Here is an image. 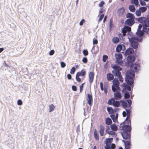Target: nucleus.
I'll use <instances>...</instances> for the list:
<instances>
[{
    "instance_id": "obj_45",
    "label": "nucleus",
    "mask_w": 149,
    "mask_h": 149,
    "mask_svg": "<svg viewBox=\"0 0 149 149\" xmlns=\"http://www.w3.org/2000/svg\"><path fill=\"white\" fill-rule=\"evenodd\" d=\"M126 102H127L128 104H127L128 107H130L131 106L132 103L131 100H126Z\"/></svg>"
},
{
    "instance_id": "obj_57",
    "label": "nucleus",
    "mask_w": 149,
    "mask_h": 149,
    "mask_svg": "<svg viewBox=\"0 0 149 149\" xmlns=\"http://www.w3.org/2000/svg\"><path fill=\"white\" fill-rule=\"evenodd\" d=\"M126 114L127 115H130L131 114V111L129 109H126Z\"/></svg>"
},
{
    "instance_id": "obj_49",
    "label": "nucleus",
    "mask_w": 149,
    "mask_h": 149,
    "mask_svg": "<svg viewBox=\"0 0 149 149\" xmlns=\"http://www.w3.org/2000/svg\"><path fill=\"white\" fill-rule=\"evenodd\" d=\"M22 102L21 100H18L17 101V104L18 105H21L22 104Z\"/></svg>"
},
{
    "instance_id": "obj_19",
    "label": "nucleus",
    "mask_w": 149,
    "mask_h": 149,
    "mask_svg": "<svg viewBox=\"0 0 149 149\" xmlns=\"http://www.w3.org/2000/svg\"><path fill=\"white\" fill-rule=\"evenodd\" d=\"M107 78L108 81H110L114 79V77L111 73H108L107 74Z\"/></svg>"
},
{
    "instance_id": "obj_11",
    "label": "nucleus",
    "mask_w": 149,
    "mask_h": 149,
    "mask_svg": "<svg viewBox=\"0 0 149 149\" xmlns=\"http://www.w3.org/2000/svg\"><path fill=\"white\" fill-rule=\"evenodd\" d=\"M89 105L91 106L92 105L93 98L92 95L88 94L86 99Z\"/></svg>"
},
{
    "instance_id": "obj_25",
    "label": "nucleus",
    "mask_w": 149,
    "mask_h": 149,
    "mask_svg": "<svg viewBox=\"0 0 149 149\" xmlns=\"http://www.w3.org/2000/svg\"><path fill=\"white\" fill-rule=\"evenodd\" d=\"M112 83L113 85L114 86H119L120 83L117 78L114 79L112 81Z\"/></svg>"
},
{
    "instance_id": "obj_63",
    "label": "nucleus",
    "mask_w": 149,
    "mask_h": 149,
    "mask_svg": "<svg viewBox=\"0 0 149 149\" xmlns=\"http://www.w3.org/2000/svg\"><path fill=\"white\" fill-rule=\"evenodd\" d=\"M54 51L53 50H52L50 51L49 52V54L50 55H53L54 53Z\"/></svg>"
},
{
    "instance_id": "obj_20",
    "label": "nucleus",
    "mask_w": 149,
    "mask_h": 149,
    "mask_svg": "<svg viewBox=\"0 0 149 149\" xmlns=\"http://www.w3.org/2000/svg\"><path fill=\"white\" fill-rule=\"evenodd\" d=\"M118 13L119 16H122L125 13V9L123 7H121L118 10Z\"/></svg>"
},
{
    "instance_id": "obj_54",
    "label": "nucleus",
    "mask_w": 149,
    "mask_h": 149,
    "mask_svg": "<svg viewBox=\"0 0 149 149\" xmlns=\"http://www.w3.org/2000/svg\"><path fill=\"white\" fill-rule=\"evenodd\" d=\"M61 65L62 68H64L66 64L64 62H61Z\"/></svg>"
},
{
    "instance_id": "obj_3",
    "label": "nucleus",
    "mask_w": 149,
    "mask_h": 149,
    "mask_svg": "<svg viewBox=\"0 0 149 149\" xmlns=\"http://www.w3.org/2000/svg\"><path fill=\"white\" fill-rule=\"evenodd\" d=\"M111 67L114 70L112 71V73L113 75L116 77H118L119 81L121 82H123V79L122 76L121 75V73L120 72V71L122 70V68L118 65L113 64L111 65Z\"/></svg>"
},
{
    "instance_id": "obj_17",
    "label": "nucleus",
    "mask_w": 149,
    "mask_h": 149,
    "mask_svg": "<svg viewBox=\"0 0 149 149\" xmlns=\"http://www.w3.org/2000/svg\"><path fill=\"white\" fill-rule=\"evenodd\" d=\"M134 53V49L131 48H129L127 49L125 52V54L130 55Z\"/></svg>"
},
{
    "instance_id": "obj_47",
    "label": "nucleus",
    "mask_w": 149,
    "mask_h": 149,
    "mask_svg": "<svg viewBox=\"0 0 149 149\" xmlns=\"http://www.w3.org/2000/svg\"><path fill=\"white\" fill-rule=\"evenodd\" d=\"M82 61L84 63H87L88 62L87 58L86 57H84L82 59Z\"/></svg>"
},
{
    "instance_id": "obj_10",
    "label": "nucleus",
    "mask_w": 149,
    "mask_h": 149,
    "mask_svg": "<svg viewBox=\"0 0 149 149\" xmlns=\"http://www.w3.org/2000/svg\"><path fill=\"white\" fill-rule=\"evenodd\" d=\"M114 99L116 100H119L122 98L121 93L118 91H116L114 93Z\"/></svg>"
},
{
    "instance_id": "obj_29",
    "label": "nucleus",
    "mask_w": 149,
    "mask_h": 149,
    "mask_svg": "<svg viewBox=\"0 0 149 149\" xmlns=\"http://www.w3.org/2000/svg\"><path fill=\"white\" fill-rule=\"evenodd\" d=\"M129 9L132 12H134L136 10L135 7L133 5H130L129 7Z\"/></svg>"
},
{
    "instance_id": "obj_2",
    "label": "nucleus",
    "mask_w": 149,
    "mask_h": 149,
    "mask_svg": "<svg viewBox=\"0 0 149 149\" xmlns=\"http://www.w3.org/2000/svg\"><path fill=\"white\" fill-rule=\"evenodd\" d=\"M137 20L142 23L143 28V30L146 32V34L149 36V17L146 18L144 17H141L138 18Z\"/></svg>"
},
{
    "instance_id": "obj_26",
    "label": "nucleus",
    "mask_w": 149,
    "mask_h": 149,
    "mask_svg": "<svg viewBox=\"0 0 149 149\" xmlns=\"http://www.w3.org/2000/svg\"><path fill=\"white\" fill-rule=\"evenodd\" d=\"M80 76H84L86 74V72L85 70L83 69L80 72H79L77 73Z\"/></svg>"
},
{
    "instance_id": "obj_31",
    "label": "nucleus",
    "mask_w": 149,
    "mask_h": 149,
    "mask_svg": "<svg viewBox=\"0 0 149 149\" xmlns=\"http://www.w3.org/2000/svg\"><path fill=\"white\" fill-rule=\"evenodd\" d=\"M107 110L109 114H111L114 112V110L111 107H107Z\"/></svg>"
},
{
    "instance_id": "obj_34",
    "label": "nucleus",
    "mask_w": 149,
    "mask_h": 149,
    "mask_svg": "<svg viewBox=\"0 0 149 149\" xmlns=\"http://www.w3.org/2000/svg\"><path fill=\"white\" fill-rule=\"evenodd\" d=\"M112 41L114 43L116 44L119 42V39L118 37H114L112 39Z\"/></svg>"
},
{
    "instance_id": "obj_33",
    "label": "nucleus",
    "mask_w": 149,
    "mask_h": 149,
    "mask_svg": "<svg viewBox=\"0 0 149 149\" xmlns=\"http://www.w3.org/2000/svg\"><path fill=\"white\" fill-rule=\"evenodd\" d=\"M112 122L111 119L109 118H107L106 119L105 123L107 125H110Z\"/></svg>"
},
{
    "instance_id": "obj_6",
    "label": "nucleus",
    "mask_w": 149,
    "mask_h": 149,
    "mask_svg": "<svg viewBox=\"0 0 149 149\" xmlns=\"http://www.w3.org/2000/svg\"><path fill=\"white\" fill-rule=\"evenodd\" d=\"M125 122L123 123L124 125L122 127V130L123 131V132H130L132 130L131 127L130 126L131 125L129 124V125L127 124V125H126L125 124H127Z\"/></svg>"
},
{
    "instance_id": "obj_9",
    "label": "nucleus",
    "mask_w": 149,
    "mask_h": 149,
    "mask_svg": "<svg viewBox=\"0 0 149 149\" xmlns=\"http://www.w3.org/2000/svg\"><path fill=\"white\" fill-rule=\"evenodd\" d=\"M129 40L130 42H141L142 39L141 38H139L135 36H132L131 38H129Z\"/></svg>"
},
{
    "instance_id": "obj_23",
    "label": "nucleus",
    "mask_w": 149,
    "mask_h": 149,
    "mask_svg": "<svg viewBox=\"0 0 149 149\" xmlns=\"http://www.w3.org/2000/svg\"><path fill=\"white\" fill-rule=\"evenodd\" d=\"M100 135L102 136H103L104 135V127L101 124L100 125Z\"/></svg>"
},
{
    "instance_id": "obj_35",
    "label": "nucleus",
    "mask_w": 149,
    "mask_h": 149,
    "mask_svg": "<svg viewBox=\"0 0 149 149\" xmlns=\"http://www.w3.org/2000/svg\"><path fill=\"white\" fill-rule=\"evenodd\" d=\"M94 136L95 138L97 140L99 139L98 134L97 133L96 129H95L94 132Z\"/></svg>"
},
{
    "instance_id": "obj_53",
    "label": "nucleus",
    "mask_w": 149,
    "mask_h": 149,
    "mask_svg": "<svg viewBox=\"0 0 149 149\" xmlns=\"http://www.w3.org/2000/svg\"><path fill=\"white\" fill-rule=\"evenodd\" d=\"M140 4L142 6H145L146 5V3L142 0H139Z\"/></svg>"
},
{
    "instance_id": "obj_62",
    "label": "nucleus",
    "mask_w": 149,
    "mask_h": 149,
    "mask_svg": "<svg viewBox=\"0 0 149 149\" xmlns=\"http://www.w3.org/2000/svg\"><path fill=\"white\" fill-rule=\"evenodd\" d=\"M85 20L84 19H82L81 20L80 22L79 23V25L80 26L82 25L83 23L84 22Z\"/></svg>"
},
{
    "instance_id": "obj_50",
    "label": "nucleus",
    "mask_w": 149,
    "mask_h": 149,
    "mask_svg": "<svg viewBox=\"0 0 149 149\" xmlns=\"http://www.w3.org/2000/svg\"><path fill=\"white\" fill-rule=\"evenodd\" d=\"M104 14H102V15H101L100 17H99V18L98 19V22H100L103 19V18L104 17Z\"/></svg>"
},
{
    "instance_id": "obj_61",
    "label": "nucleus",
    "mask_w": 149,
    "mask_h": 149,
    "mask_svg": "<svg viewBox=\"0 0 149 149\" xmlns=\"http://www.w3.org/2000/svg\"><path fill=\"white\" fill-rule=\"evenodd\" d=\"M108 92L107 88L105 86H104V92L106 94H107Z\"/></svg>"
},
{
    "instance_id": "obj_55",
    "label": "nucleus",
    "mask_w": 149,
    "mask_h": 149,
    "mask_svg": "<svg viewBox=\"0 0 149 149\" xmlns=\"http://www.w3.org/2000/svg\"><path fill=\"white\" fill-rule=\"evenodd\" d=\"M117 63L118 64L120 65H122L123 64V62L121 61L120 60H117Z\"/></svg>"
},
{
    "instance_id": "obj_4",
    "label": "nucleus",
    "mask_w": 149,
    "mask_h": 149,
    "mask_svg": "<svg viewBox=\"0 0 149 149\" xmlns=\"http://www.w3.org/2000/svg\"><path fill=\"white\" fill-rule=\"evenodd\" d=\"M126 17L128 19L125 21V24L129 26H132L135 23V17L134 15L131 13H128L126 14Z\"/></svg>"
},
{
    "instance_id": "obj_40",
    "label": "nucleus",
    "mask_w": 149,
    "mask_h": 149,
    "mask_svg": "<svg viewBox=\"0 0 149 149\" xmlns=\"http://www.w3.org/2000/svg\"><path fill=\"white\" fill-rule=\"evenodd\" d=\"M131 2L132 4H134L136 6H137L139 5L138 0H132Z\"/></svg>"
},
{
    "instance_id": "obj_15",
    "label": "nucleus",
    "mask_w": 149,
    "mask_h": 149,
    "mask_svg": "<svg viewBox=\"0 0 149 149\" xmlns=\"http://www.w3.org/2000/svg\"><path fill=\"white\" fill-rule=\"evenodd\" d=\"M131 67L134 68L136 72H137L139 70L140 65L136 63L132 64L130 66Z\"/></svg>"
},
{
    "instance_id": "obj_8",
    "label": "nucleus",
    "mask_w": 149,
    "mask_h": 149,
    "mask_svg": "<svg viewBox=\"0 0 149 149\" xmlns=\"http://www.w3.org/2000/svg\"><path fill=\"white\" fill-rule=\"evenodd\" d=\"M125 49V46L122 44H120L118 45L116 49V51L117 52H119L121 50H124Z\"/></svg>"
},
{
    "instance_id": "obj_59",
    "label": "nucleus",
    "mask_w": 149,
    "mask_h": 149,
    "mask_svg": "<svg viewBox=\"0 0 149 149\" xmlns=\"http://www.w3.org/2000/svg\"><path fill=\"white\" fill-rule=\"evenodd\" d=\"M108 133L109 134L111 135H114L116 134V133L113 131H110V132H109Z\"/></svg>"
},
{
    "instance_id": "obj_46",
    "label": "nucleus",
    "mask_w": 149,
    "mask_h": 149,
    "mask_svg": "<svg viewBox=\"0 0 149 149\" xmlns=\"http://www.w3.org/2000/svg\"><path fill=\"white\" fill-rule=\"evenodd\" d=\"M75 70L76 69L75 68V67H72V68L71 69L70 73L72 74H73L74 73Z\"/></svg>"
},
{
    "instance_id": "obj_48",
    "label": "nucleus",
    "mask_w": 149,
    "mask_h": 149,
    "mask_svg": "<svg viewBox=\"0 0 149 149\" xmlns=\"http://www.w3.org/2000/svg\"><path fill=\"white\" fill-rule=\"evenodd\" d=\"M83 54L85 56H86L88 55V51L86 49H84L83 51Z\"/></svg>"
},
{
    "instance_id": "obj_1",
    "label": "nucleus",
    "mask_w": 149,
    "mask_h": 149,
    "mask_svg": "<svg viewBox=\"0 0 149 149\" xmlns=\"http://www.w3.org/2000/svg\"><path fill=\"white\" fill-rule=\"evenodd\" d=\"M135 76L134 72L132 70H129L126 73L125 80L127 84L123 83V84L124 88L122 91V92L124 93L125 99H128L130 97V94L127 90L130 91L133 88L134 81L132 79Z\"/></svg>"
},
{
    "instance_id": "obj_18",
    "label": "nucleus",
    "mask_w": 149,
    "mask_h": 149,
    "mask_svg": "<svg viewBox=\"0 0 149 149\" xmlns=\"http://www.w3.org/2000/svg\"><path fill=\"white\" fill-rule=\"evenodd\" d=\"M130 115H127V117L126 119L123 122V123H121L120 124V125H121L123 123H124L125 122H126L127 121V124L129 125L130 124L131 125V119L130 118Z\"/></svg>"
},
{
    "instance_id": "obj_56",
    "label": "nucleus",
    "mask_w": 149,
    "mask_h": 149,
    "mask_svg": "<svg viewBox=\"0 0 149 149\" xmlns=\"http://www.w3.org/2000/svg\"><path fill=\"white\" fill-rule=\"evenodd\" d=\"M143 26L141 24H139V25L138 26V28L137 29V31H141V28H142V27Z\"/></svg>"
},
{
    "instance_id": "obj_16",
    "label": "nucleus",
    "mask_w": 149,
    "mask_h": 149,
    "mask_svg": "<svg viewBox=\"0 0 149 149\" xmlns=\"http://www.w3.org/2000/svg\"><path fill=\"white\" fill-rule=\"evenodd\" d=\"M125 143V149H130V148L131 144L130 142L129 141H125L123 140Z\"/></svg>"
},
{
    "instance_id": "obj_32",
    "label": "nucleus",
    "mask_w": 149,
    "mask_h": 149,
    "mask_svg": "<svg viewBox=\"0 0 149 149\" xmlns=\"http://www.w3.org/2000/svg\"><path fill=\"white\" fill-rule=\"evenodd\" d=\"M120 102L121 103L122 106L124 108L128 107V104L126 102L121 100Z\"/></svg>"
},
{
    "instance_id": "obj_30",
    "label": "nucleus",
    "mask_w": 149,
    "mask_h": 149,
    "mask_svg": "<svg viewBox=\"0 0 149 149\" xmlns=\"http://www.w3.org/2000/svg\"><path fill=\"white\" fill-rule=\"evenodd\" d=\"M110 127L111 130L113 131H116L117 130V127L116 125L114 124L111 125Z\"/></svg>"
},
{
    "instance_id": "obj_44",
    "label": "nucleus",
    "mask_w": 149,
    "mask_h": 149,
    "mask_svg": "<svg viewBox=\"0 0 149 149\" xmlns=\"http://www.w3.org/2000/svg\"><path fill=\"white\" fill-rule=\"evenodd\" d=\"M135 14L137 16H139L141 15V12H140L139 10H137L135 12Z\"/></svg>"
},
{
    "instance_id": "obj_43",
    "label": "nucleus",
    "mask_w": 149,
    "mask_h": 149,
    "mask_svg": "<svg viewBox=\"0 0 149 149\" xmlns=\"http://www.w3.org/2000/svg\"><path fill=\"white\" fill-rule=\"evenodd\" d=\"M80 76L79 75L76 74V80L78 82H80L81 81V79L79 78V77Z\"/></svg>"
},
{
    "instance_id": "obj_38",
    "label": "nucleus",
    "mask_w": 149,
    "mask_h": 149,
    "mask_svg": "<svg viewBox=\"0 0 149 149\" xmlns=\"http://www.w3.org/2000/svg\"><path fill=\"white\" fill-rule=\"evenodd\" d=\"M54 108L55 107L53 104L50 105L49 106V112H51L52 111Z\"/></svg>"
},
{
    "instance_id": "obj_28",
    "label": "nucleus",
    "mask_w": 149,
    "mask_h": 149,
    "mask_svg": "<svg viewBox=\"0 0 149 149\" xmlns=\"http://www.w3.org/2000/svg\"><path fill=\"white\" fill-rule=\"evenodd\" d=\"M115 56L117 60H121L123 58L122 55L120 53L116 54Z\"/></svg>"
},
{
    "instance_id": "obj_60",
    "label": "nucleus",
    "mask_w": 149,
    "mask_h": 149,
    "mask_svg": "<svg viewBox=\"0 0 149 149\" xmlns=\"http://www.w3.org/2000/svg\"><path fill=\"white\" fill-rule=\"evenodd\" d=\"M100 88L102 91H103L104 89L103 87V83L102 82H101L100 83Z\"/></svg>"
},
{
    "instance_id": "obj_37",
    "label": "nucleus",
    "mask_w": 149,
    "mask_h": 149,
    "mask_svg": "<svg viewBox=\"0 0 149 149\" xmlns=\"http://www.w3.org/2000/svg\"><path fill=\"white\" fill-rule=\"evenodd\" d=\"M113 105L115 107H118L120 106V103L118 101L114 100Z\"/></svg>"
},
{
    "instance_id": "obj_14",
    "label": "nucleus",
    "mask_w": 149,
    "mask_h": 149,
    "mask_svg": "<svg viewBox=\"0 0 149 149\" xmlns=\"http://www.w3.org/2000/svg\"><path fill=\"white\" fill-rule=\"evenodd\" d=\"M127 59L128 63H133L135 61V57L133 55H129L127 57Z\"/></svg>"
},
{
    "instance_id": "obj_13",
    "label": "nucleus",
    "mask_w": 149,
    "mask_h": 149,
    "mask_svg": "<svg viewBox=\"0 0 149 149\" xmlns=\"http://www.w3.org/2000/svg\"><path fill=\"white\" fill-rule=\"evenodd\" d=\"M94 76V74L93 72H90L88 76L89 82L91 84L93 82Z\"/></svg>"
},
{
    "instance_id": "obj_58",
    "label": "nucleus",
    "mask_w": 149,
    "mask_h": 149,
    "mask_svg": "<svg viewBox=\"0 0 149 149\" xmlns=\"http://www.w3.org/2000/svg\"><path fill=\"white\" fill-rule=\"evenodd\" d=\"M72 89L74 91H76L77 90V88L76 86L72 85Z\"/></svg>"
},
{
    "instance_id": "obj_42",
    "label": "nucleus",
    "mask_w": 149,
    "mask_h": 149,
    "mask_svg": "<svg viewBox=\"0 0 149 149\" xmlns=\"http://www.w3.org/2000/svg\"><path fill=\"white\" fill-rule=\"evenodd\" d=\"M115 100V99L113 98L111 99L108 100V103L109 105L113 104V102Z\"/></svg>"
},
{
    "instance_id": "obj_51",
    "label": "nucleus",
    "mask_w": 149,
    "mask_h": 149,
    "mask_svg": "<svg viewBox=\"0 0 149 149\" xmlns=\"http://www.w3.org/2000/svg\"><path fill=\"white\" fill-rule=\"evenodd\" d=\"M84 83H83L80 86V93H81L82 92V91L83 90V88L84 87Z\"/></svg>"
},
{
    "instance_id": "obj_21",
    "label": "nucleus",
    "mask_w": 149,
    "mask_h": 149,
    "mask_svg": "<svg viewBox=\"0 0 149 149\" xmlns=\"http://www.w3.org/2000/svg\"><path fill=\"white\" fill-rule=\"evenodd\" d=\"M118 116V113L116 114V115L112 114L110 116V117L112 119L113 121L114 122H115L116 121H117Z\"/></svg>"
},
{
    "instance_id": "obj_64",
    "label": "nucleus",
    "mask_w": 149,
    "mask_h": 149,
    "mask_svg": "<svg viewBox=\"0 0 149 149\" xmlns=\"http://www.w3.org/2000/svg\"><path fill=\"white\" fill-rule=\"evenodd\" d=\"M98 43V41L97 39H93V44L94 45Z\"/></svg>"
},
{
    "instance_id": "obj_39",
    "label": "nucleus",
    "mask_w": 149,
    "mask_h": 149,
    "mask_svg": "<svg viewBox=\"0 0 149 149\" xmlns=\"http://www.w3.org/2000/svg\"><path fill=\"white\" fill-rule=\"evenodd\" d=\"M122 32L123 33V34H122L121 33H119L118 35V36L119 37V38H120V37H121V38H122V35L124 36H125L126 35V33L127 32H125V31H123V30H122Z\"/></svg>"
},
{
    "instance_id": "obj_27",
    "label": "nucleus",
    "mask_w": 149,
    "mask_h": 149,
    "mask_svg": "<svg viewBox=\"0 0 149 149\" xmlns=\"http://www.w3.org/2000/svg\"><path fill=\"white\" fill-rule=\"evenodd\" d=\"M131 43L132 47L134 49L137 48L138 46V44L137 42H130Z\"/></svg>"
},
{
    "instance_id": "obj_22",
    "label": "nucleus",
    "mask_w": 149,
    "mask_h": 149,
    "mask_svg": "<svg viewBox=\"0 0 149 149\" xmlns=\"http://www.w3.org/2000/svg\"><path fill=\"white\" fill-rule=\"evenodd\" d=\"M112 89L113 92H115L116 91H118L120 90V88L118 86H114L112 85Z\"/></svg>"
},
{
    "instance_id": "obj_41",
    "label": "nucleus",
    "mask_w": 149,
    "mask_h": 149,
    "mask_svg": "<svg viewBox=\"0 0 149 149\" xmlns=\"http://www.w3.org/2000/svg\"><path fill=\"white\" fill-rule=\"evenodd\" d=\"M108 56L106 55H104L102 57V61L104 62H105L106 60L108 59Z\"/></svg>"
},
{
    "instance_id": "obj_36",
    "label": "nucleus",
    "mask_w": 149,
    "mask_h": 149,
    "mask_svg": "<svg viewBox=\"0 0 149 149\" xmlns=\"http://www.w3.org/2000/svg\"><path fill=\"white\" fill-rule=\"evenodd\" d=\"M139 10L142 13L144 12L146 10L147 8L145 7H142L139 8Z\"/></svg>"
},
{
    "instance_id": "obj_5",
    "label": "nucleus",
    "mask_w": 149,
    "mask_h": 149,
    "mask_svg": "<svg viewBox=\"0 0 149 149\" xmlns=\"http://www.w3.org/2000/svg\"><path fill=\"white\" fill-rule=\"evenodd\" d=\"M113 140V138H112L107 139L105 140V149H114L116 147V145L114 143H111Z\"/></svg>"
},
{
    "instance_id": "obj_12",
    "label": "nucleus",
    "mask_w": 149,
    "mask_h": 149,
    "mask_svg": "<svg viewBox=\"0 0 149 149\" xmlns=\"http://www.w3.org/2000/svg\"><path fill=\"white\" fill-rule=\"evenodd\" d=\"M145 33H146V32L143 30V28L142 30L137 31L136 33L138 37L141 38L144 35Z\"/></svg>"
},
{
    "instance_id": "obj_7",
    "label": "nucleus",
    "mask_w": 149,
    "mask_h": 149,
    "mask_svg": "<svg viewBox=\"0 0 149 149\" xmlns=\"http://www.w3.org/2000/svg\"><path fill=\"white\" fill-rule=\"evenodd\" d=\"M121 134L124 139L127 140H130L131 135L130 132H123Z\"/></svg>"
},
{
    "instance_id": "obj_24",
    "label": "nucleus",
    "mask_w": 149,
    "mask_h": 149,
    "mask_svg": "<svg viewBox=\"0 0 149 149\" xmlns=\"http://www.w3.org/2000/svg\"><path fill=\"white\" fill-rule=\"evenodd\" d=\"M123 31H125L127 32H129L131 31V27L128 26H125L122 28Z\"/></svg>"
},
{
    "instance_id": "obj_52",
    "label": "nucleus",
    "mask_w": 149,
    "mask_h": 149,
    "mask_svg": "<svg viewBox=\"0 0 149 149\" xmlns=\"http://www.w3.org/2000/svg\"><path fill=\"white\" fill-rule=\"evenodd\" d=\"M104 4V2L103 1H102L100 2V3L99 4V6L100 7H102Z\"/></svg>"
}]
</instances>
